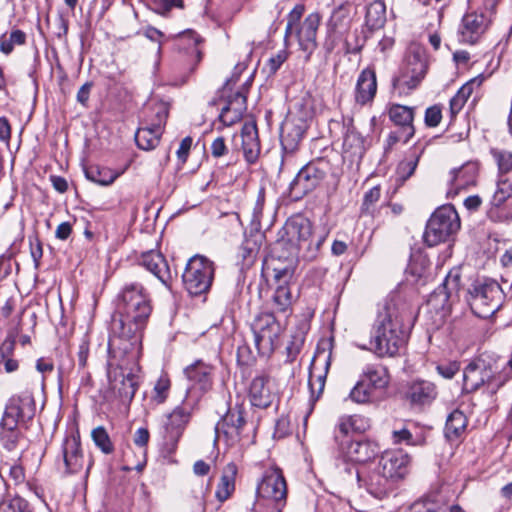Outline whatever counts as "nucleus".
<instances>
[{
	"label": "nucleus",
	"mask_w": 512,
	"mask_h": 512,
	"mask_svg": "<svg viewBox=\"0 0 512 512\" xmlns=\"http://www.w3.org/2000/svg\"><path fill=\"white\" fill-rule=\"evenodd\" d=\"M152 310L150 295L140 283H126L122 287L111 321L108 347L113 361L110 365L116 364L119 355L128 354L132 362L136 359Z\"/></svg>",
	"instance_id": "obj_1"
},
{
	"label": "nucleus",
	"mask_w": 512,
	"mask_h": 512,
	"mask_svg": "<svg viewBox=\"0 0 512 512\" xmlns=\"http://www.w3.org/2000/svg\"><path fill=\"white\" fill-rule=\"evenodd\" d=\"M406 316L393 302L386 303L379 311L370 339V350L378 357H393L405 345L408 338L404 326Z\"/></svg>",
	"instance_id": "obj_2"
},
{
	"label": "nucleus",
	"mask_w": 512,
	"mask_h": 512,
	"mask_svg": "<svg viewBox=\"0 0 512 512\" xmlns=\"http://www.w3.org/2000/svg\"><path fill=\"white\" fill-rule=\"evenodd\" d=\"M35 401L30 392L12 396L0 422V440L5 449L14 450L22 438L20 427L35 414Z\"/></svg>",
	"instance_id": "obj_3"
},
{
	"label": "nucleus",
	"mask_w": 512,
	"mask_h": 512,
	"mask_svg": "<svg viewBox=\"0 0 512 512\" xmlns=\"http://www.w3.org/2000/svg\"><path fill=\"white\" fill-rule=\"evenodd\" d=\"M325 234H316L312 223L302 216L288 219L280 232L279 244L289 245V253L297 255L303 252V257L313 259L325 240Z\"/></svg>",
	"instance_id": "obj_4"
},
{
	"label": "nucleus",
	"mask_w": 512,
	"mask_h": 512,
	"mask_svg": "<svg viewBox=\"0 0 512 512\" xmlns=\"http://www.w3.org/2000/svg\"><path fill=\"white\" fill-rule=\"evenodd\" d=\"M304 5H296L287 16L285 29V41L295 35L300 49L305 53L308 61L317 48V31L321 23V15L317 12L310 13L300 22L304 13Z\"/></svg>",
	"instance_id": "obj_5"
},
{
	"label": "nucleus",
	"mask_w": 512,
	"mask_h": 512,
	"mask_svg": "<svg viewBox=\"0 0 512 512\" xmlns=\"http://www.w3.org/2000/svg\"><path fill=\"white\" fill-rule=\"evenodd\" d=\"M468 303L473 313L488 318L502 306L504 293L500 284L492 279L476 280L468 290Z\"/></svg>",
	"instance_id": "obj_6"
},
{
	"label": "nucleus",
	"mask_w": 512,
	"mask_h": 512,
	"mask_svg": "<svg viewBox=\"0 0 512 512\" xmlns=\"http://www.w3.org/2000/svg\"><path fill=\"white\" fill-rule=\"evenodd\" d=\"M512 376L510 367L496 374L491 366L482 359L469 363L463 373V389L473 392L485 387L489 394H495L498 389Z\"/></svg>",
	"instance_id": "obj_7"
},
{
	"label": "nucleus",
	"mask_w": 512,
	"mask_h": 512,
	"mask_svg": "<svg viewBox=\"0 0 512 512\" xmlns=\"http://www.w3.org/2000/svg\"><path fill=\"white\" fill-rule=\"evenodd\" d=\"M109 351V360L107 364V374L111 381L117 382L118 378H121L119 384L115 383L113 388L117 391L119 397L123 402H131L135 396V393L138 389L139 377L137 372L139 371V366L137 364V359L132 362L129 355H119L115 360L120 365H110L113 361V353Z\"/></svg>",
	"instance_id": "obj_8"
},
{
	"label": "nucleus",
	"mask_w": 512,
	"mask_h": 512,
	"mask_svg": "<svg viewBox=\"0 0 512 512\" xmlns=\"http://www.w3.org/2000/svg\"><path fill=\"white\" fill-rule=\"evenodd\" d=\"M287 483L281 469H268L257 486L260 502L268 509L267 512H282L287 502Z\"/></svg>",
	"instance_id": "obj_9"
},
{
	"label": "nucleus",
	"mask_w": 512,
	"mask_h": 512,
	"mask_svg": "<svg viewBox=\"0 0 512 512\" xmlns=\"http://www.w3.org/2000/svg\"><path fill=\"white\" fill-rule=\"evenodd\" d=\"M460 229L457 211L451 205L436 209L427 222L424 240L429 246L445 242Z\"/></svg>",
	"instance_id": "obj_10"
},
{
	"label": "nucleus",
	"mask_w": 512,
	"mask_h": 512,
	"mask_svg": "<svg viewBox=\"0 0 512 512\" xmlns=\"http://www.w3.org/2000/svg\"><path fill=\"white\" fill-rule=\"evenodd\" d=\"M214 263L208 258L195 255L189 259L182 275L185 288L191 295L207 292L214 278Z\"/></svg>",
	"instance_id": "obj_11"
},
{
	"label": "nucleus",
	"mask_w": 512,
	"mask_h": 512,
	"mask_svg": "<svg viewBox=\"0 0 512 512\" xmlns=\"http://www.w3.org/2000/svg\"><path fill=\"white\" fill-rule=\"evenodd\" d=\"M151 111V115H147L146 125L139 128L135 134V141L142 150L154 149L159 144L168 117L169 106L160 101L151 107Z\"/></svg>",
	"instance_id": "obj_12"
},
{
	"label": "nucleus",
	"mask_w": 512,
	"mask_h": 512,
	"mask_svg": "<svg viewBox=\"0 0 512 512\" xmlns=\"http://www.w3.org/2000/svg\"><path fill=\"white\" fill-rule=\"evenodd\" d=\"M254 342L258 352L270 355L277 346L281 326L273 313L264 312L255 316L251 323Z\"/></svg>",
	"instance_id": "obj_13"
},
{
	"label": "nucleus",
	"mask_w": 512,
	"mask_h": 512,
	"mask_svg": "<svg viewBox=\"0 0 512 512\" xmlns=\"http://www.w3.org/2000/svg\"><path fill=\"white\" fill-rule=\"evenodd\" d=\"M212 372L213 367L201 360L185 368L184 374L190 382L186 390V403L190 407H197L202 397L212 389Z\"/></svg>",
	"instance_id": "obj_14"
},
{
	"label": "nucleus",
	"mask_w": 512,
	"mask_h": 512,
	"mask_svg": "<svg viewBox=\"0 0 512 512\" xmlns=\"http://www.w3.org/2000/svg\"><path fill=\"white\" fill-rule=\"evenodd\" d=\"M427 64L421 53L410 51L404 60L399 75L392 80V86L400 95L414 90L426 74Z\"/></svg>",
	"instance_id": "obj_15"
},
{
	"label": "nucleus",
	"mask_w": 512,
	"mask_h": 512,
	"mask_svg": "<svg viewBox=\"0 0 512 512\" xmlns=\"http://www.w3.org/2000/svg\"><path fill=\"white\" fill-rule=\"evenodd\" d=\"M330 169L329 161L320 158L305 165L296 175L290 187L298 195L314 190L325 178Z\"/></svg>",
	"instance_id": "obj_16"
},
{
	"label": "nucleus",
	"mask_w": 512,
	"mask_h": 512,
	"mask_svg": "<svg viewBox=\"0 0 512 512\" xmlns=\"http://www.w3.org/2000/svg\"><path fill=\"white\" fill-rule=\"evenodd\" d=\"M297 255L290 254L285 257L270 255L263 264V273L274 285H290L296 269Z\"/></svg>",
	"instance_id": "obj_17"
},
{
	"label": "nucleus",
	"mask_w": 512,
	"mask_h": 512,
	"mask_svg": "<svg viewBox=\"0 0 512 512\" xmlns=\"http://www.w3.org/2000/svg\"><path fill=\"white\" fill-rule=\"evenodd\" d=\"M176 41L179 53L186 61L188 70L193 72L202 59L201 37L192 30H186L177 35Z\"/></svg>",
	"instance_id": "obj_18"
},
{
	"label": "nucleus",
	"mask_w": 512,
	"mask_h": 512,
	"mask_svg": "<svg viewBox=\"0 0 512 512\" xmlns=\"http://www.w3.org/2000/svg\"><path fill=\"white\" fill-rule=\"evenodd\" d=\"M357 480L363 483L368 493L377 499L387 497L395 488V482L376 466L366 474L357 473Z\"/></svg>",
	"instance_id": "obj_19"
},
{
	"label": "nucleus",
	"mask_w": 512,
	"mask_h": 512,
	"mask_svg": "<svg viewBox=\"0 0 512 512\" xmlns=\"http://www.w3.org/2000/svg\"><path fill=\"white\" fill-rule=\"evenodd\" d=\"M409 456L401 450L384 452L376 467L397 483L407 474Z\"/></svg>",
	"instance_id": "obj_20"
},
{
	"label": "nucleus",
	"mask_w": 512,
	"mask_h": 512,
	"mask_svg": "<svg viewBox=\"0 0 512 512\" xmlns=\"http://www.w3.org/2000/svg\"><path fill=\"white\" fill-rule=\"evenodd\" d=\"M491 19L483 12H469L462 18L459 34L463 43L474 44L486 31Z\"/></svg>",
	"instance_id": "obj_21"
},
{
	"label": "nucleus",
	"mask_w": 512,
	"mask_h": 512,
	"mask_svg": "<svg viewBox=\"0 0 512 512\" xmlns=\"http://www.w3.org/2000/svg\"><path fill=\"white\" fill-rule=\"evenodd\" d=\"M62 457L66 474H77L82 471L85 466V459L79 436L71 435L64 439Z\"/></svg>",
	"instance_id": "obj_22"
},
{
	"label": "nucleus",
	"mask_w": 512,
	"mask_h": 512,
	"mask_svg": "<svg viewBox=\"0 0 512 512\" xmlns=\"http://www.w3.org/2000/svg\"><path fill=\"white\" fill-rule=\"evenodd\" d=\"M350 10L347 5H340L335 8L327 21V35L323 47L327 53H331L337 43L339 30L347 26Z\"/></svg>",
	"instance_id": "obj_23"
},
{
	"label": "nucleus",
	"mask_w": 512,
	"mask_h": 512,
	"mask_svg": "<svg viewBox=\"0 0 512 512\" xmlns=\"http://www.w3.org/2000/svg\"><path fill=\"white\" fill-rule=\"evenodd\" d=\"M140 264L151 272L162 284L168 286L172 280V273L164 256L155 250L142 254Z\"/></svg>",
	"instance_id": "obj_24"
},
{
	"label": "nucleus",
	"mask_w": 512,
	"mask_h": 512,
	"mask_svg": "<svg viewBox=\"0 0 512 512\" xmlns=\"http://www.w3.org/2000/svg\"><path fill=\"white\" fill-rule=\"evenodd\" d=\"M244 425L245 418L243 411L238 407L229 409L222 420L216 425L215 430L217 437H220L222 433L231 441L238 440Z\"/></svg>",
	"instance_id": "obj_25"
},
{
	"label": "nucleus",
	"mask_w": 512,
	"mask_h": 512,
	"mask_svg": "<svg viewBox=\"0 0 512 512\" xmlns=\"http://www.w3.org/2000/svg\"><path fill=\"white\" fill-rule=\"evenodd\" d=\"M437 387L433 382L417 379L408 384L406 397L413 405H428L437 397Z\"/></svg>",
	"instance_id": "obj_26"
},
{
	"label": "nucleus",
	"mask_w": 512,
	"mask_h": 512,
	"mask_svg": "<svg viewBox=\"0 0 512 512\" xmlns=\"http://www.w3.org/2000/svg\"><path fill=\"white\" fill-rule=\"evenodd\" d=\"M377 92L376 73L373 67H367L362 70L358 76L355 101L360 105H365L373 101Z\"/></svg>",
	"instance_id": "obj_27"
},
{
	"label": "nucleus",
	"mask_w": 512,
	"mask_h": 512,
	"mask_svg": "<svg viewBox=\"0 0 512 512\" xmlns=\"http://www.w3.org/2000/svg\"><path fill=\"white\" fill-rule=\"evenodd\" d=\"M459 280L458 273L449 272L444 282L429 296L428 304L435 309H445L449 299L458 292Z\"/></svg>",
	"instance_id": "obj_28"
},
{
	"label": "nucleus",
	"mask_w": 512,
	"mask_h": 512,
	"mask_svg": "<svg viewBox=\"0 0 512 512\" xmlns=\"http://www.w3.org/2000/svg\"><path fill=\"white\" fill-rule=\"evenodd\" d=\"M249 398L255 407L267 408L272 404L274 393L268 376L260 375L252 380L249 387Z\"/></svg>",
	"instance_id": "obj_29"
},
{
	"label": "nucleus",
	"mask_w": 512,
	"mask_h": 512,
	"mask_svg": "<svg viewBox=\"0 0 512 512\" xmlns=\"http://www.w3.org/2000/svg\"><path fill=\"white\" fill-rule=\"evenodd\" d=\"M478 167L473 162H467L459 168H454L449 173L448 184L451 186L448 193L453 191L457 194L459 190L465 189L476 182Z\"/></svg>",
	"instance_id": "obj_30"
},
{
	"label": "nucleus",
	"mask_w": 512,
	"mask_h": 512,
	"mask_svg": "<svg viewBox=\"0 0 512 512\" xmlns=\"http://www.w3.org/2000/svg\"><path fill=\"white\" fill-rule=\"evenodd\" d=\"M246 109V96L241 92H236L228 99L226 105L221 109L219 120L225 126H232L242 119Z\"/></svg>",
	"instance_id": "obj_31"
},
{
	"label": "nucleus",
	"mask_w": 512,
	"mask_h": 512,
	"mask_svg": "<svg viewBox=\"0 0 512 512\" xmlns=\"http://www.w3.org/2000/svg\"><path fill=\"white\" fill-rule=\"evenodd\" d=\"M329 365L330 363L328 358L324 360L320 368L318 367V358H314L311 362L308 386L311 394V400L313 403L319 399V397L324 391Z\"/></svg>",
	"instance_id": "obj_32"
},
{
	"label": "nucleus",
	"mask_w": 512,
	"mask_h": 512,
	"mask_svg": "<svg viewBox=\"0 0 512 512\" xmlns=\"http://www.w3.org/2000/svg\"><path fill=\"white\" fill-rule=\"evenodd\" d=\"M345 453L349 460L365 463L379 453V447L376 443L369 440L351 441L347 444Z\"/></svg>",
	"instance_id": "obj_33"
},
{
	"label": "nucleus",
	"mask_w": 512,
	"mask_h": 512,
	"mask_svg": "<svg viewBox=\"0 0 512 512\" xmlns=\"http://www.w3.org/2000/svg\"><path fill=\"white\" fill-rule=\"evenodd\" d=\"M390 120L401 130L405 131V138L411 139L414 135L415 129L413 126L414 109L412 107L393 104L388 111Z\"/></svg>",
	"instance_id": "obj_34"
},
{
	"label": "nucleus",
	"mask_w": 512,
	"mask_h": 512,
	"mask_svg": "<svg viewBox=\"0 0 512 512\" xmlns=\"http://www.w3.org/2000/svg\"><path fill=\"white\" fill-rule=\"evenodd\" d=\"M375 391H384L390 383V374L387 367L381 364H369L360 376Z\"/></svg>",
	"instance_id": "obj_35"
},
{
	"label": "nucleus",
	"mask_w": 512,
	"mask_h": 512,
	"mask_svg": "<svg viewBox=\"0 0 512 512\" xmlns=\"http://www.w3.org/2000/svg\"><path fill=\"white\" fill-rule=\"evenodd\" d=\"M343 151L357 159L362 158L365 152V139L353 125L347 127L343 140Z\"/></svg>",
	"instance_id": "obj_36"
},
{
	"label": "nucleus",
	"mask_w": 512,
	"mask_h": 512,
	"mask_svg": "<svg viewBox=\"0 0 512 512\" xmlns=\"http://www.w3.org/2000/svg\"><path fill=\"white\" fill-rule=\"evenodd\" d=\"M236 473V465L234 463L227 464L215 492V497L219 502L226 501L234 492Z\"/></svg>",
	"instance_id": "obj_37"
},
{
	"label": "nucleus",
	"mask_w": 512,
	"mask_h": 512,
	"mask_svg": "<svg viewBox=\"0 0 512 512\" xmlns=\"http://www.w3.org/2000/svg\"><path fill=\"white\" fill-rule=\"evenodd\" d=\"M386 22V5L383 0L371 2L366 10L365 24L370 30L380 29Z\"/></svg>",
	"instance_id": "obj_38"
},
{
	"label": "nucleus",
	"mask_w": 512,
	"mask_h": 512,
	"mask_svg": "<svg viewBox=\"0 0 512 512\" xmlns=\"http://www.w3.org/2000/svg\"><path fill=\"white\" fill-rule=\"evenodd\" d=\"M85 176L95 184L109 186L120 176V173L107 167L90 166L85 169Z\"/></svg>",
	"instance_id": "obj_39"
},
{
	"label": "nucleus",
	"mask_w": 512,
	"mask_h": 512,
	"mask_svg": "<svg viewBox=\"0 0 512 512\" xmlns=\"http://www.w3.org/2000/svg\"><path fill=\"white\" fill-rule=\"evenodd\" d=\"M481 84V79L474 78L465 83L458 92L450 100V111L452 115H456L465 105L468 98L471 96L474 87Z\"/></svg>",
	"instance_id": "obj_40"
},
{
	"label": "nucleus",
	"mask_w": 512,
	"mask_h": 512,
	"mask_svg": "<svg viewBox=\"0 0 512 512\" xmlns=\"http://www.w3.org/2000/svg\"><path fill=\"white\" fill-rule=\"evenodd\" d=\"M467 426V418L463 412L454 410L447 418L445 424V436L454 440L464 432Z\"/></svg>",
	"instance_id": "obj_41"
},
{
	"label": "nucleus",
	"mask_w": 512,
	"mask_h": 512,
	"mask_svg": "<svg viewBox=\"0 0 512 512\" xmlns=\"http://www.w3.org/2000/svg\"><path fill=\"white\" fill-rule=\"evenodd\" d=\"M275 292L272 297L273 308L276 312L286 313L291 309L292 294L289 285H275Z\"/></svg>",
	"instance_id": "obj_42"
},
{
	"label": "nucleus",
	"mask_w": 512,
	"mask_h": 512,
	"mask_svg": "<svg viewBox=\"0 0 512 512\" xmlns=\"http://www.w3.org/2000/svg\"><path fill=\"white\" fill-rule=\"evenodd\" d=\"M512 197V175L498 174L497 188L493 195V203L496 206L504 204Z\"/></svg>",
	"instance_id": "obj_43"
},
{
	"label": "nucleus",
	"mask_w": 512,
	"mask_h": 512,
	"mask_svg": "<svg viewBox=\"0 0 512 512\" xmlns=\"http://www.w3.org/2000/svg\"><path fill=\"white\" fill-rule=\"evenodd\" d=\"M376 392L377 391L360 378L350 391L349 397L355 403L366 404L373 401Z\"/></svg>",
	"instance_id": "obj_44"
},
{
	"label": "nucleus",
	"mask_w": 512,
	"mask_h": 512,
	"mask_svg": "<svg viewBox=\"0 0 512 512\" xmlns=\"http://www.w3.org/2000/svg\"><path fill=\"white\" fill-rule=\"evenodd\" d=\"M94 444L104 453L111 454L114 451V445L110 439L107 430L103 426L94 428L91 432Z\"/></svg>",
	"instance_id": "obj_45"
},
{
	"label": "nucleus",
	"mask_w": 512,
	"mask_h": 512,
	"mask_svg": "<svg viewBox=\"0 0 512 512\" xmlns=\"http://www.w3.org/2000/svg\"><path fill=\"white\" fill-rule=\"evenodd\" d=\"M26 42V34L19 29L11 31L8 38L2 36L0 38V51L5 55H9L15 45H24Z\"/></svg>",
	"instance_id": "obj_46"
},
{
	"label": "nucleus",
	"mask_w": 512,
	"mask_h": 512,
	"mask_svg": "<svg viewBox=\"0 0 512 512\" xmlns=\"http://www.w3.org/2000/svg\"><path fill=\"white\" fill-rule=\"evenodd\" d=\"M490 153L497 164L498 174H508L512 171V152L504 149L492 148Z\"/></svg>",
	"instance_id": "obj_47"
},
{
	"label": "nucleus",
	"mask_w": 512,
	"mask_h": 512,
	"mask_svg": "<svg viewBox=\"0 0 512 512\" xmlns=\"http://www.w3.org/2000/svg\"><path fill=\"white\" fill-rule=\"evenodd\" d=\"M265 203V190L261 188L258 192L256 202L250 216V226L253 231H260L262 225L263 208Z\"/></svg>",
	"instance_id": "obj_48"
},
{
	"label": "nucleus",
	"mask_w": 512,
	"mask_h": 512,
	"mask_svg": "<svg viewBox=\"0 0 512 512\" xmlns=\"http://www.w3.org/2000/svg\"><path fill=\"white\" fill-rule=\"evenodd\" d=\"M196 407H190L186 403V397L183 400L182 406L176 407L170 415V422L172 425H176L178 428H182L186 425L191 417L193 410Z\"/></svg>",
	"instance_id": "obj_49"
},
{
	"label": "nucleus",
	"mask_w": 512,
	"mask_h": 512,
	"mask_svg": "<svg viewBox=\"0 0 512 512\" xmlns=\"http://www.w3.org/2000/svg\"><path fill=\"white\" fill-rule=\"evenodd\" d=\"M407 512H446L444 505L431 497L422 498L414 502Z\"/></svg>",
	"instance_id": "obj_50"
},
{
	"label": "nucleus",
	"mask_w": 512,
	"mask_h": 512,
	"mask_svg": "<svg viewBox=\"0 0 512 512\" xmlns=\"http://www.w3.org/2000/svg\"><path fill=\"white\" fill-rule=\"evenodd\" d=\"M242 147L246 160L249 163H254L260 152V144L258 136L242 138Z\"/></svg>",
	"instance_id": "obj_51"
},
{
	"label": "nucleus",
	"mask_w": 512,
	"mask_h": 512,
	"mask_svg": "<svg viewBox=\"0 0 512 512\" xmlns=\"http://www.w3.org/2000/svg\"><path fill=\"white\" fill-rule=\"evenodd\" d=\"M380 196L381 188L378 185L365 192L361 206L362 213L372 214L374 211V206L379 201Z\"/></svg>",
	"instance_id": "obj_52"
},
{
	"label": "nucleus",
	"mask_w": 512,
	"mask_h": 512,
	"mask_svg": "<svg viewBox=\"0 0 512 512\" xmlns=\"http://www.w3.org/2000/svg\"><path fill=\"white\" fill-rule=\"evenodd\" d=\"M0 512H31L29 504L21 497H14L9 501L0 503Z\"/></svg>",
	"instance_id": "obj_53"
},
{
	"label": "nucleus",
	"mask_w": 512,
	"mask_h": 512,
	"mask_svg": "<svg viewBox=\"0 0 512 512\" xmlns=\"http://www.w3.org/2000/svg\"><path fill=\"white\" fill-rule=\"evenodd\" d=\"M170 380L166 375H162L154 386V396L153 400L158 404L163 403L170 389Z\"/></svg>",
	"instance_id": "obj_54"
},
{
	"label": "nucleus",
	"mask_w": 512,
	"mask_h": 512,
	"mask_svg": "<svg viewBox=\"0 0 512 512\" xmlns=\"http://www.w3.org/2000/svg\"><path fill=\"white\" fill-rule=\"evenodd\" d=\"M417 164H418L417 156L413 155L411 157L406 158L398 165L397 172H398L399 176L403 180H406L414 173V171L417 167Z\"/></svg>",
	"instance_id": "obj_55"
},
{
	"label": "nucleus",
	"mask_w": 512,
	"mask_h": 512,
	"mask_svg": "<svg viewBox=\"0 0 512 512\" xmlns=\"http://www.w3.org/2000/svg\"><path fill=\"white\" fill-rule=\"evenodd\" d=\"M160 15H167L172 8H182L183 0H151Z\"/></svg>",
	"instance_id": "obj_56"
},
{
	"label": "nucleus",
	"mask_w": 512,
	"mask_h": 512,
	"mask_svg": "<svg viewBox=\"0 0 512 512\" xmlns=\"http://www.w3.org/2000/svg\"><path fill=\"white\" fill-rule=\"evenodd\" d=\"M442 119L441 107L433 105L428 107L425 111V124L428 127H436L440 124Z\"/></svg>",
	"instance_id": "obj_57"
},
{
	"label": "nucleus",
	"mask_w": 512,
	"mask_h": 512,
	"mask_svg": "<svg viewBox=\"0 0 512 512\" xmlns=\"http://www.w3.org/2000/svg\"><path fill=\"white\" fill-rule=\"evenodd\" d=\"M352 430L356 433H363L370 427V420L362 415H350L349 416Z\"/></svg>",
	"instance_id": "obj_58"
},
{
	"label": "nucleus",
	"mask_w": 512,
	"mask_h": 512,
	"mask_svg": "<svg viewBox=\"0 0 512 512\" xmlns=\"http://www.w3.org/2000/svg\"><path fill=\"white\" fill-rule=\"evenodd\" d=\"M288 52L286 50H280L276 55L272 56L268 60V67L271 74L277 72L281 65L287 60Z\"/></svg>",
	"instance_id": "obj_59"
},
{
	"label": "nucleus",
	"mask_w": 512,
	"mask_h": 512,
	"mask_svg": "<svg viewBox=\"0 0 512 512\" xmlns=\"http://www.w3.org/2000/svg\"><path fill=\"white\" fill-rule=\"evenodd\" d=\"M228 147L225 143L224 137H217L211 144V155L215 158H220L226 155Z\"/></svg>",
	"instance_id": "obj_60"
},
{
	"label": "nucleus",
	"mask_w": 512,
	"mask_h": 512,
	"mask_svg": "<svg viewBox=\"0 0 512 512\" xmlns=\"http://www.w3.org/2000/svg\"><path fill=\"white\" fill-rule=\"evenodd\" d=\"M459 370V364L456 362L449 363L447 365H438V373L446 379H451Z\"/></svg>",
	"instance_id": "obj_61"
},
{
	"label": "nucleus",
	"mask_w": 512,
	"mask_h": 512,
	"mask_svg": "<svg viewBox=\"0 0 512 512\" xmlns=\"http://www.w3.org/2000/svg\"><path fill=\"white\" fill-rule=\"evenodd\" d=\"M191 146H192V138L191 137H185L180 142L179 148L176 153H177L178 159L182 163H184L187 160Z\"/></svg>",
	"instance_id": "obj_62"
},
{
	"label": "nucleus",
	"mask_w": 512,
	"mask_h": 512,
	"mask_svg": "<svg viewBox=\"0 0 512 512\" xmlns=\"http://www.w3.org/2000/svg\"><path fill=\"white\" fill-rule=\"evenodd\" d=\"M9 477L15 484H20L25 480V473L22 466L18 464L9 467Z\"/></svg>",
	"instance_id": "obj_63"
},
{
	"label": "nucleus",
	"mask_w": 512,
	"mask_h": 512,
	"mask_svg": "<svg viewBox=\"0 0 512 512\" xmlns=\"http://www.w3.org/2000/svg\"><path fill=\"white\" fill-rule=\"evenodd\" d=\"M71 233L72 225L69 222H62L56 228L55 236L60 240H67Z\"/></svg>",
	"instance_id": "obj_64"
}]
</instances>
